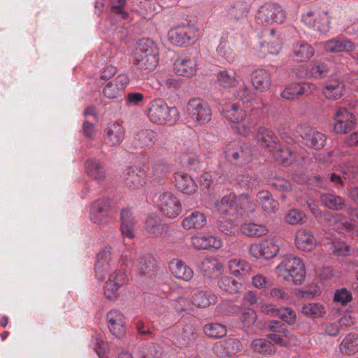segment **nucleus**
<instances>
[{
	"label": "nucleus",
	"mask_w": 358,
	"mask_h": 358,
	"mask_svg": "<svg viewBox=\"0 0 358 358\" xmlns=\"http://www.w3.org/2000/svg\"><path fill=\"white\" fill-rule=\"evenodd\" d=\"M124 182L128 187L133 189L142 187L145 184V171L137 167L129 168L127 171Z\"/></svg>",
	"instance_id": "nucleus-28"
},
{
	"label": "nucleus",
	"mask_w": 358,
	"mask_h": 358,
	"mask_svg": "<svg viewBox=\"0 0 358 358\" xmlns=\"http://www.w3.org/2000/svg\"><path fill=\"white\" fill-rule=\"evenodd\" d=\"M181 162L184 166L196 168L199 164V159L196 152L193 151H187L180 156Z\"/></svg>",
	"instance_id": "nucleus-58"
},
{
	"label": "nucleus",
	"mask_w": 358,
	"mask_h": 358,
	"mask_svg": "<svg viewBox=\"0 0 358 358\" xmlns=\"http://www.w3.org/2000/svg\"><path fill=\"white\" fill-rule=\"evenodd\" d=\"M120 287L114 284V282L107 281L104 289V294L108 299L115 300L119 296L118 290Z\"/></svg>",
	"instance_id": "nucleus-61"
},
{
	"label": "nucleus",
	"mask_w": 358,
	"mask_h": 358,
	"mask_svg": "<svg viewBox=\"0 0 358 358\" xmlns=\"http://www.w3.org/2000/svg\"><path fill=\"white\" fill-rule=\"evenodd\" d=\"M216 81L220 87L226 89L236 86L238 82L236 74H231L227 70L218 71L216 76Z\"/></svg>",
	"instance_id": "nucleus-49"
},
{
	"label": "nucleus",
	"mask_w": 358,
	"mask_h": 358,
	"mask_svg": "<svg viewBox=\"0 0 358 358\" xmlns=\"http://www.w3.org/2000/svg\"><path fill=\"white\" fill-rule=\"evenodd\" d=\"M203 331L208 338L218 339L227 335V329L226 326L221 323L210 322L203 326Z\"/></svg>",
	"instance_id": "nucleus-44"
},
{
	"label": "nucleus",
	"mask_w": 358,
	"mask_h": 358,
	"mask_svg": "<svg viewBox=\"0 0 358 358\" xmlns=\"http://www.w3.org/2000/svg\"><path fill=\"white\" fill-rule=\"evenodd\" d=\"M252 285L258 289H265L270 287V281L263 274H256L252 278Z\"/></svg>",
	"instance_id": "nucleus-63"
},
{
	"label": "nucleus",
	"mask_w": 358,
	"mask_h": 358,
	"mask_svg": "<svg viewBox=\"0 0 358 358\" xmlns=\"http://www.w3.org/2000/svg\"><path fill=\"white\" fill-rule=\"evenodd\" d=\"M111 201L109 199L102 198L93 203L90 212L91 220L96 224L106 222L110 210Z\"/></svg>",
	"instance_id": "nucleus-16"
},
{
	"label": "nucleus",
	"mask_w": 358,
	"mask_h": 358,
	"mask_svg": "<svg viewBox=\"0 0 358 358\" xmlns=\"http://www.w3.org/2000/svg\"><path fill=\"white\" fill-rule=\"evenodd\" d=\"M224 157L231 164L243 167L252 160L251 148L245 143L233 141L225 146Z\"/></svg>",
	"instance_id": "nucleus-5"
},
{
	"label": "nucleus",
	"mask_w": 358,
	"mask_h": 358,
	"mask_svg": "<svg viewBox=\"0 0 358 358\" xmlns=\"http://www.w3.org/2000/svg\"><path fill=\"white\" fill-rule=\"evenodd\" d=\"M214 208L217 213L222 217H234L236 215L235 194L230 193L216 201Z\"/></svg>",
	"instance_id": "nucleus-21"
},
{
	"label": "nucleus",
	"mask_w": 358,
	"mask_h": 358,
	"mask_svg": "<svg viewBox=\"0 0 358 358\" xmlns=\"http://www.w3.org/2000/svg\"><path fill=\"white\" fill-rule=\"evenodd\" d=\"M191 243L197 250L220 248L222 246V241L212 235L194 236L191 238Z\"/></svg>",
	"instance_id": "nucleus-25"
},
{
	"label": "nucleus",
	"mask_w": 358,
	"mask_h": 358,
	"mask_svg": "<svg viewBox=\"0 0 358 358\" xmlns=\"http://www.w3.org/2000/svg\"><path fill=\"white\" fill-rule=\"evenodd\" d=\"M329 69L327 65L323 62H315L313 64L310 73L312 77L315 78H321L325 76Z\"/></svg>",
	"instance_id": "nucleus-59"
},
{
	"label": "nucleus",
	"mask_w": 358,
	"mask_h": 358,
	"mask_svg": "<svg viewBox=\"0 0 358 358\" xmlns=\"http://www.w3.org/2000/svg\"><path fill=\"white\" fill-rule=\"evenodd\" d=\"M256 22L262 25L270 24L273 22L282 23L286 19V12L279 5L275 3H266L258 10Z\"/></svg>",
	"instance_id": "nucleus-7"
},
{
	"label": "nucleus",
	"mask_w": 358,
	"mask_h": 358,
	"mask_svg": "<svg viewBox=\"0 0 358 358\" xmlns=\"http://www.w3.org/2000/svg\"><path fill=\"white\" fill-rule=\"evenodd\" d=\"M334 299L336 302H340L343 305H345L352 300V294L345 288H342L336 292Z\"/></svg>",
	"instance_id": "nucleus-62"
},
{
	"label": "nucleus",
	"mask_w": 358,
	"mask_h": 358,
	"mask_svg": "<svg viewBox=\"0 0 358 358\" xmlns=\"http://www.w3.org/2000/svg\"><path fill=\"white\" fill-rule=\"evenodd\" d=\"M199 268L204 277L213 279L222 274L223 265L216 258L207 257L201 262Z\"/></svg>",
	"instance_id": "nucleus-23"
},
{
	"label": "nucleus",
	"mask_w": 358,
	"mask_h": 358,
	"mask_svg": "<svg viewBox=\"0 0 358 358\" xmlns=\"http://www.w3.org/2000/svg\"><path fill=\"white\" fill-rule=\"evenodd\" d=\"M251 81L254 88L260 92L268 90L272 85L271 73L264 69L254 71Z\"/></svg>",
	"instance_id": "nucleus-24"
},
{
	"label": "nucleus",
	"mask_w": 358,
	"mask_h": 358,
	"mask_svg": "<svg viewBox=\"0 0 358 358\" xmlns=\"http://www.w3.org/2000/svg\"><path fill=\"white\" fill-rule=\"evenodd\" d=\"M187 110L192 120L205 124L211 119L212 111L208 103L200 98L191 99L187 105Z\"/></svg>",
	"instance_id": "nucleus-9"
},
{
	"label": "nucleus",
	"mask_w": 358,
	"mask_h": 358,
	"mask_svg": "<svg viewBox=\"0 0 358 358\" xmlns=\"http://www.w3.org/2000/svg\"><path fill=\"white\" fill-rule=\"evenodd\" d=\"M294 244L297 249L309 252L316 246L317 241L311 231L301 228L295 233Z\"/></svg>",
	"instance_id": "nucleus-22"
},
{
	"label": "nucleus",
	"mask_w": 358,
	"mask_h": 358,
	"mask_svg": "<svg viewBox=\"0 0 358 358\" xmlns=\"http://www.w3.org/2000/svg\"><path fill=\"white\" fill-rule=\"evenodd\" d=\"M174 71L178 76H192L196 72V63L191 59H178L174 64Z\"/></svg>",
	"instance_id": "nucleus-41"
},
{
	"label": "nucleus",
	"mask_w": 358,
	"mask_h": 358,
	"mask_svg": "<svg viewBox=\"0 0 358 358\" xmlns=\"http://www.w3.org/2000/svg\"><path fill=\"white\" fill-rule=\"evenodd\" d=\"M131 261L133 266L140 275L152 276L155 274V260L150 255L134 253V259Z\"/></svg>",
	"instance_id": "nucleus-15"
},
{
	"label": "nucleus",
	"mask_w": 358,
	"mask_h": 358,
	"mask_svg": "<svg viewBox=\"0 0 358 358\" xmlns=\"http://www.w3.org/2000/svg\"><path fill=\"white\" fill-rule=\"evenodd\" d=\"M275 273L285 281L299 285L305 281L306 273L302 259L291 255L282 258L275 267Z\"/></svg>",
	"instance_id": "nucleus-1"
},
{
	"label": "nucleus",
	"mask_w": 358,
	"mask_h": 358,
	"mask_svg": "<svg viewBox=\"0 0 358 358\" xmlns=\"http://www.w3.org/2000/svg\"><path fill=\"white\" fill-rule=\"evenodd\" d=\"M301 313L311 318L322 317L325 313L324 307L319 303H310L304 304L301 308Z\"/></svg>",
	"instance_id": "nucleus-54"
},
{
	"label": "nucleus",
	"mask_w": 358,
	"mask_h": 358,
	"mask_svg": "<svg viewBox=\"0 0 358 358\" xmlns=\"http://www.w3.org/2000/svg\"><path fill=\"white\" fill-rule=\"evenodd\" d=\"M206 223V216L200 211H194L182 220L181 225L186 230L200 229Z\"/></svg>",
	"instance_id": "nucleus-37"
},
{
	"label": "nucleus",
	"mask_w": 358,
	"mask_h": 358,
	"mask_svg": "<svg viewBox=\"0 0 358 358\" xmlns=\"http://www.w3.org/2000/svg\"><path fill=\"white\" fill-rule=\"evenodd\" d=\"M222 114L238 135L248 137L252 134V122L248 117L244 107L237 103H229L222 108Z\"/></svg>",
	"instance_id": "nucleus-2"
},
{
	"label": "nucleus",
	"mask_w": 358,
	"mask_h": 358,
	"mask_svg": "<svg viewBox=\"0 0 358 358\" xmlns=\"http://www.w3.org/2000/svg\"><path fill=\"white\" fill-rule=\"evenodd\" d=\"M127 0H112V10L116 13L121 15L123 19H127L129 13L124 10Z\"/></svg>",
	"instance_id": "nucleus-64"
},
{
	"label": "nucleus",
	"mask_w": 358,
	"mask_h": 358,
	"mask_svg": "<svg viewBox=\"0 0 358 358\" xmlns=\"http://www.w3.org/2000/svg\"><path fill=\"white\" fill-rule=\"evenodd\" d=\"M122 91L114 84V81L108 82L103 87V93L108 99H115Z\"/></svg>",
	"instance_id": "nucleus-60"
},
{
	"label": "nucleus",
	"mask_w": 358,
	"mask_h": 358,
	"mask_svg": "<svg viewBox=\"0 0 358 358\" xmlns=\"http://www.w3.org/2000/svg\"><path fill=\"white\" fill-rule=\"evenodd\" d=\"M219 288L229 294H236L238 292L241 287V283L229 276H222L217 282Z\"/></svg>",
	"instance_id": "nucleus-53"
},
{
	"label": "nucleus",
	"mask_w": 358,
	"mask_h": 358,
	"mask_svg": "<svg viewBox=\"0 0 358 358\" xmlns=\"http://www.w3.org/2000/svg\"><path fill=\"white\" fill-rule=\"evenodd\" d=\"M345 86L343 80L338 78H329L325 81L322 92L329 100H338L344 94Z\"/></svg>",
	"instance_id": "nucleus-18"
},
{
	"label": "nucleus",
	"mask_w": 358,
	"mask_h": 358,
	"mask_svg": "<svg viewBox=\"0 0 358 358\" xmlns=\"http://www.w3.org/2000/svg\"><path fill=\"white\" fill-rule=\"evenodd\" d=\"M112 259L111 248L106 247L97 254L95 264V273L97 279L102 281L110 269V262Z\"/></svg>",
	"instance_id": "nucleus-19"
},
{
	"label": "nucleus",
	"mask_w": 358,
	"mask_h": 358,
	"mask_svg": "<svg viewBox=\"0 0 358 358\" xmlns=\"http://www.w3.org/2000/svg\"><path fill=\"white\" fill-rule=\"evenodd\" d=\"M250 347L253 352L259 354L271 355L275 352L273 344L264 338H256L253 340Z\"/></svg>",
	"instance_id": "nucleus-47"
},
{
	"label": "nucleus",
	"mask_w": 358,
	"mask_h": 358,
	"mask_svg": "<svg viewBox=\"0 0 358 358\" xmlns=\"http://www.w3.org/2000/svg\"><path fill=\"white\" fill-rule=\"evenodd\" d=\"M280 247L277 241L268 237L259 243L251 244L249 248L250 254L255 258L272 259L277 255Z\"/></svg>",
	"instance_id": "nucleus-12"
},
{
	"label": "nucleus",
	"mask_w": 358,
	"mask_h": 358,
	"mask_svg": "<svg viewBox=\"0 0 358 358\" xmlns=\"http://www.w3.org/2000/svg\"><path fill=\"white\" fill-rule=\"evenodd\" d=\"M148 116L152 122L165 124L175 122L179 117V113L176 107H169L163 99H157L150 103Z\"/></svg>",
	"instance_id": "nucleus-4"
},
{
	"label": "nucleus",
	"mask_w": 358,
	"mask_h": 358,
	"mask_svg": "<svg viewBox=\"0 0 358 358\" xmlns=\"http://www.w3.org/2000/svg\"><path fill=\"white\" fill-rule=\"evenodd\" d=\"M259 203L266 213H275L278 208V203L273 199L271 194L266 190L259 191L257 194Z\"/></svg>",
	"instance_id": "nucleus-38"
},
{
	"label": "nucleus",
	"mask_w": 358,
	"mask_h": 358,
	"mask_svg": "<svg viewBox=\"0 0 358 358\" xmlns=\"http://www.w3.org/2000/svg\"><path fill=\"white\" fill-rule=\"evenodd\" d=\"M320 201L322 206L333 210H340L345 206L344 198L334 194L326 193L322 194L320 197Z\"/></svg>",
	"instance_id": "nucleus-39"
},
{
	"label": "nucleus",
	"mask_w": 358,
	"mask_h": 358,
	"mask_svg": "<svg viewBox=\"0 0 358 358\" xmlns=\"http://www.w3.org/2000/svg\"><path fill=\"white\" fill-rule=\"evenodd\" d=\"M265 310L271 316L278 317L289 324H294L296 322V315L291 308L282 307L276 308L272 305H268L266 306Z\"/></svg>",
	"instance_id": "nucleus-34"
},
{
	"label": "nucleus",
	"mask_w": 358,
	"mask_h": 358,
	"mask_svg": "<svg viewBox=\"0 0 358 358\" xmlns=\"http://www.w3.org/2000/svg\"><path fill=\"white\" fill-rule=\"evenodd\" d=\"M236 96L243 102L250 103L255 98L256 94L249 86L243 85L236 90Z\"/></svg>",
	"instance_id": "nucleus-57"
},
{
	"label": "nucleus",
	"mask_w": 358,
	"mask_h": 358,
	"mask_svg": "<svg viewBox=\"0 0 358 358\" xmlns=\"http://www.w3.org/2000/svg\"><path fill=\"white\" fill-rule=\"evenodd\" d=\"M218 347L222 348L224 350V352H220L221 356H223L224 354L234 355L241 351V343L240 341L236 338H228L217 343L215 346V348H218Z\"/></svg>",
	"instance_id": "nucleus-46"
},
{
	"label": "nucleus",
	"mask_w": 358,
	"mask_h": 358,
	"mask_svg": "<svg viewBox=\"0 0 358 358\" xmlns=\"http://www.w3.org/2000/svg\"><path fill=\"white\" fill-rule=\"evenodd\" d=\"M124 137V127L116 122L110 123L104 137V143L110 146L119 145Z\"/></svg>",
	"instance_id": "nucleus-32"
},
{
	"label": "nucleus",
	"mask_w": 358,
	"mask_h": 358,
	"mask_svg": "<svg viewBox=\"0 0 358 358\" xmlns=\"http://www.w3.org/2000/svg\"><path fill=\"white\" fill-rule=\"evenodd\" d=\"M171 273L178 279L189 281L194 276L193 270L180 259H173L170 262Z\"/></svg>",
	"instance_id": "nucleus-29"
},
{
	"label": "nucleus",
	"mask_w": 358,
	"mask_h": 358,
	"mask_svg": "<svg viewBox=\"0 0 358 358\" xmlns=\"http://www.w3.org/2000/svg\"><path fill=\"white\" fill-rule=\"evenodd\" d=\"M317 90V86L309 82H294L287 85L280 92L281 96L287 100H294L301 96H308Z\"/></svg>",
	"instance_id": "nucleus-13"
},
{
	"label": "nucleus",
	"mask_w": 358,
	"mask_h": 358,
	"mask_svg": "<svg viewBox=\"0 0 358 358\" xmlns=\"http://www.w3.org/2000/svg\"><path fill=\"white\" fill-rule=\"evenodd\" d=\"M106 320L109 331L113 335L117 338L125 335V317L121 311L117 309L110 310L106 315Z\"/></svg>",
	"instance_id": "nucleus-14"
},
{
	"label": "nucleus",
	"mask_w": 358,
	"mask_h": 358,
	"mask_svg": "<svg viewBox=\"0 0 358 358\" xmlns=\"http://www.w3.org/2000/svg\"><path fill=\"white\" fill-rule=\"evenodd\" d=\"M271 184V186L274 187L276 190L282 192L283 193L280 196L281 199L282 200H285L286 199V196L285 194L290 192L292 189V184L285 178H274Z\"/></svg>",
	"instance_id": "nucleus-56"
},
{
	"label": "nucleus",
	"mask_w": 358,
	"mask_h": 358,
	"mask_svg": "<svg viewBox=\"0 0 358 358\" xmlns=\"http://www.w3.org/2000/svg\"><path fill=\"white\" fill-rule=\"evenodd\" d=\"M217 302V296L208 292L201 291L193 297V303L198 307L206 308Z\"/></svg>",
	"instance_id": "nucleus-52"
},
{
	"label": "nucleus",
	"mask_w": 358,
	"mask_h": 358,
	"mask_svg": "<svg viewBox=\"0 0 358 358\" xmlns=\"http://www.w3.org/2000/svg\"><path fill=\"white\" fill-rule=\"evenodd\" d=\"M236 210L237 215H243V214H250L255 211L257 206L249 194L246 193L235 194Z\"/></svg>",
	"instance_id": "nucleus-31"
},
{
	"label": "nucleus",
	"mask_w": 358,
	"mask_h": 358,
	"mask_svg": "<svg viewBox=\"0 0 358 358\" xmlns=\"http://www.w3.org/2000/svg\"><path fill=\"white\" fill-rule=\"evenodd\" d=\"M158 206L163 215L169 218L177 217L182 212L179 199L171 192H164L159 195Z\"/></svg>",
	"instance_id": "nucleus-10"
},
{
	"label": "nucleus",
	"mask_w": 358,
	"mask_h": 358,
	"mask_svg": "<svg viewBox=\"0 0 358 358\" xmlns=\"http://www.w3.org/2000/svg\"><path fill=\"white\" fill-rule=\"evenodd\" d=\"M301 22L308 27L325 32L329 29L330 20L327 12L308 10L301 16Z\"/></svg>",
	"instance_id": "nucleus-11"
},
{
	"label": "nucleus",
	"mask_w": 358,
	"mask_h": 358,
	"mask_svg": "<svg viewBox=\"0 0 358 358\" xmlns=\"http://www.w3.org/2000/svg\"><path fill=\"white\" fill-rule=\"evenodd\" d=\"M135 222L129 208L123 209L121 212V231L124 236L129 238L135 237Z\"/></svg>",
	"instance_id": "nucleus-36"
},
{
	"label": "nucleus",
	"mask_w": 358,
	"mask_h": 358,
	"mask_svg": "<svg viewBox=\"0 0 358 358\" xmlns=\"http://www.w3.org/2000/svg\"><path fill=\"white\" fill-rule=\"evenodd\" d=\"M303 138L308 146L312 147L315 150L322 148L327 141L326 136L314 129H309L304 131Z\"/></svg>",
	"instance_id": "nucleus-35"
},
{
	"label": "nucleus",
	"mask_w": 358,
	"mask_h": 358,
	"mask_svg": "<svg viewBox=\"0 0 358 358\" xmlns=\"http://www.w3.org/2000/svg\"><path fill=\"white\" fill-rule=\"evenodd\" d=\"M198 29L190 24L178 25L168 33L169 41L177 46L193 44L197 38Z\"/></svg>",
	"instance_id": "nucleus-6"
},
{
	"label": "nucleus",
	"mask_w": 358,
	"mask_h": 358,
	"mask_svg": "<svg viewBox=\"0 0 358 358\" xmlns=\"http://www.w3.org/2000/svg\"><path fill=\"white\" fill-rule=\"evenodd\" d=\"M257 142L260 148L271 153L273 152L280 145L273 131L266 127L259 128L257 134Z\"/></svg>",
	"instance_id": "nucleus-20"
},
{
	"label": "nucleus",
	"mask_w": 358,
	"mask_h": 358,
	"mask_svg": "<svg viewBox=\"0 0 358 358\" xmlns=\"http://www.w3.org/2000/svg\"><path fill=\"white\" fill-rule=\"evenodd\" d=\"M271 153L277 162L285 166L290 165L295 160L292 150L287 145L280 144L278 148Z\"/></svg>",
	"instance_id": "nucleus-40"
},
{
	"label": "nucleus",
	"mask_w": 358,
	"mask_h": 358,
	"mask_svg": "<svg viewBox=\"0 0 358 358\" xmlns=\"http://www.w3.org/2000/svg\"><path fill=\"white\" fill-rule=\"evenodd\" d=\"M355 173L356 167L348 163L334 169V172L329 174V180L335 187L340 188L344 186V180L354 178Z\"/></svg>",
	"instance_id": "nucleus-17"
},
{
	"label": "nucleus",
	"mask_w": 358,
	"mask_h": 358,
	"mask_svg": "<svg viewBox=\"0 0 358 358\" xmlns=\"http://www.w3.org/2000/svg\"><path fill=\"white\" fill-rule=\"evenodd\" d=\"M341 352L346 355H354L358 352V335L349 334L340 344Z\"/></svg>",
	"instance_id": "nucleus-42"
},
{
	"label": "nucleus",
	"mask_w": 358,
	"mask_h": 358,
	"mask_svg": "<svg viewBox=\"0 0 358 358\" xmlns=\"http://www.w3.org/2000/svg\"><path fill=\"white\" fill-rule=\"evenodd\" d=\"M334 131L337 134H345L357 125L356 116L345 108H338L333 116Z\"/></svg>",
	"instance_id": "nucleus-8"
},
{
	"label": "nucleus",
	"mask_w": 358,
	"mask_h": 358,
	"mask_svg": "<svg viewBox=\"0 0 358 358\" xmlns=\"http://www.w3.org/2000/svg\"><path fill=\"white\" fill-rule=\"evenodd\" d=\"M175 182L176 188L187 194H194L198 188L194 179L188 174L184 173H176Z\"/></svg>",
	"instance_id": "nucleus-30"
},
{
	"label": "nucleus",
	"mask_w": 358,
	"mask_h": 358,
	"mask_svg": "<svg viewBox=\"0 0 358 358\" xmlns=\"http://www.w3.org/2000/svg\"><path fill=\"white\" fill-rule=\"evenodd\" d=\"M147 232L156 238L163 237L168 232V227L163 223L162 219L155 215H150L145 221Z\"/></svg>",
	"instance_id": "nucleus-26"
},
{
	"label": "nucleus",
	"mask_w": 358,
	"mask_h": 358,
	"mask_svg": "<svg viewBox=\"0 0 358 358\" xmlns=\"http://www.w3.org/2000/svg\"><path fill=\"white\" fill-rule=\"evenodd\" d=\"M280 333L281 334H271L267 337L275 344L282 347H289L295 344L296 338L287 329H283Z\"/></svg>",
	"instance_id": "nucleus-43"
},
{
	"label": "nucleus",
	"mask_w": 358,
	"mask_h": 358,
	"mask_svg": "<svg viewBox=\"0 0 358 358\" xmlns=\"http://www.w3.org/2000/svg\"><path fill=\"white\" fill-rule=\"evenodd\" d=\"M87 173L92 178L102 180L106 178L105 171L99 162L91 159L86 162Z\"/></svg>",
	"instance_id": "nucleus-51"
},
{
	"label": "nucleus",
	"mask_w": 358,
	"mask_h": 358,
	"mask_svg": "<svg viewBox=\"0 0 358 358\" xmlns=\"http://www.w3.org/2000/svg\"><path fill=\"white\" fill-rule=\"evenodd\" d=\"M250 10L249 4L245 1H238L228 10V15L231 18L239 20L245 17Z\"/></svg>",
	"instance_id": "nucleus-50"
},
{
	"label": "nucleus",
	"mask_w": 358,
	"mask_h": 358,
	"mask_svg": "<svg viewBox=\"0 0 358 358\" xmlns=\"http://www.w3.org/2000/svg\"><path fill=\"white\" fill-rule=\"evenodd\" d=\"M241 232L251 237H260L268 234V229L264 224L255 222L245 223L241 227Z\"/></svg>",
	"instance_id": "nucleus-45"
},
{
	"label": "nucleus",
	"mask_w": 358,
	"mask_h": 358,
	"mask_svg": "<svg viewBox=\"0 0 358 358\" xmlns=\"http://www.w3.org/2000/svg\"><path fill=\"white\" fill-rule=\"evenodd\" d=\"M159 51L150 41H142L134 54V65L141 71L148 73L155 71L159 63Z\"/></svg>",
	"instance_id": "nucleus-3"
},
{
	"label": "nucleus",
	"mask_w": 358,
	"mask_h": 358,
	"mask_svg": "<svg viewBox=\"0 0 358 358\" xmlns=\"http://www.w3.org/2000/svg\"><path fill=\"white\" fill-rule=\"evenodd\" d=\"M324 50L328 52H350L354 50V44L343 38H336L323 43Z\"/></svg>",
	"instance_id": "nucleus-33"
},
{
	"label": "nucleus",
	"mask_w": 358,
	"mask_h": 358,
	"mask_svg": "<svg viewBox=\"0 0 358 358\" xmlns=\"http://www.w3.org/2000/svg\"><path fill=\"white\" fill-rule=\"evenodd\" d=\"M270 34L271 38L269 41L264 42L261 45V48L264 52H267L271 55H278L282 49V39L279 36H275V31L274 29L271 30Z\"/></svg>",
	"instance_id": "nucleus-48"
},
{
	"label": "nucleus",
	"mask_w": 358,
	"mask_h": 358,
	"mask_svg": "<svg viewBox=\"0 0 358 358\" xmlns=\"http://www.w3.org/2000/svg\"><path fill=\"white\" fill-rule=\"evenodd\" d=\"M285 220L291 225H301L306 222V216L303 212L296 208H292L285 215Z\"/></svg>",
	"instance_id": "nucleus-55"
},
{
	"label": "nucleus",
	"mask_w": 358,
	"mask_h": 358,
	"mask_svg": "<svg viewBox=\"0 0 358 358\" xmlns=\"http://www.w3.org/2000/svg\"><path fill=\"white\" fill-rule=\"evenodd\" d=\"M315 53L314 48L306 42H298L293 45L291 57L294 61L303 62L309 60Z\"/></svg>",
	"instance_id": "nucleus-27"
}]
</instances>
